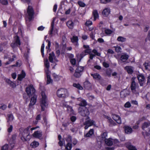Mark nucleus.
I'll list each match as a JSON object with an SVG mask.
<instances>
[{"mask_svg": "<svg viewBox=\"0 0 150 150\" xmlns=\"http://www.w3.org/2000/svg\"><path fill=\"white\" fill-rule=\"evenodd\" d=\"M79 5L81 7H84L86 6V4L83 1H79L78 2Z\"/></svg>", "mask_w": 150, "mask_h": 150, "instance_id": "42", "label": "nucleus"}, {"mask_svg": "<svg viewBox=\"0 0 150 150\" xmlns=\"http://www.w3.org/2000/svg\"><path fill=\"white\" fill-rule=\"evenodd\" d=\"M38 127L31 128L30 126L28 127L25 129H24L22 132L20 134V136L21 140L23 142L28 141L31 139V136L30 135L29 130L32 132L33 130L35 129Z\"/></svg>", "mask_w": 150, "mask_h": 150, "instance_id": "1", "label": "nucleus"}, {"mask_svg": "<svg viewBox=\"0 0 150 150\" xmlns=\"http://www.w3.org/2000/svg\"><path fill=\"white\" fill-rule=\"evenodd\" d=\"M42 135V132L40 131H35L33 134V136L34 137L39 139L41 138Z\"/></svg>", "mask_w": 150, "mask_h": 150, "instance_id": "16", "label": "nucleus"}, {"mask_svg": "<svg viewBox=\"0 0 150 150\" xmlns=\"http://www.w3.org/2000/svg\"><path fill=\"white\" fill-rule=\"evenodd\" d=\"M111 0H100V1L101 3L106 4L110 2Z\"/></svg>", "mask_w": 150, "mask_h": 150, "instance_id": "55", "label": "nucleus"}, {"mask_svg": "<svg viewBox=\"0 0 150 150\" xmlns=\"http://www.w3.org/2000/svg\"><path fill=\"white\" fill-rule=\"evenodd\" d=\"M106 118L108 120L109 122L112 125H115V124L114 122L112 120L111 118L108 116H106Z\"/></svg>", "mask_w": 150, "mask_h": 150, "instance_id": "43", "label": "nucleus"}, {"mask_svg": "<svg viewBox=\"0 0 150 150\" xmlns=\"http://www.w3.org/2000/svg\"><path fill=\"white\" fill-rule=\"evenodd\" d=\"M12 58H11L9 56H8V57H7L6 56H5V59L8 58L9 60L8 62L5 63L6 65H7L10 64L15 59V58H16L15 56L13 55H12Z\"/></svg>", "mask_w": 150, "mask_h": 150, "instance_id": "20", "label": "nucleus"}, {"mask_svg": "<svg viewBox=\"0 0 150 150\" xmlns=\"http://www.w3.org/2000/svg\"><path fill=\"white\" fill-rule=\"evenodd\" d=\"M70 62L72 65H75L76 64V60L75 59H70Z\"/></svg>", "mask_w": 150, "mask_h": 150, "instance_id": "56", "label": "nucleus"}, {"mask_svg": "<svg viewBox=\"0 0 150 150\" xmlns=\"http://www.w3.org/2000/svg\"><path fill=\"white\" fill-rule=\"evenodd\" d=\"M93 14L94 17L93 20L95 21L99 17L97 11L96 10H93Z\"/></svg>", "mask_w": 150, "mask_h": 150, "instance_id": "31", "label": "nucleus"}, {"mask_svg": "<svg viewBox=\"0 0 150 150\" xmlns=\"http://www.w3.org/2000/svg\"><path fill=\"white\" fill-rule=\"evenodd\" d=\"M55 19L56 18H53V20L51 25V30L49 32V33L51 35V36L54 35L56 34H57V29L54 30L53 28L54 22L55 21Z\"/></svg>", "mask_w": 150, "mask_h": 150, "instance_id": "14", "label": "nucleus"}, {"mask_svg": "<svg viewBox=\"0 0 150 150\" xmlns=\"http://www.w3.org/2000/svg\"><path fill=\"white\" fill-rule=\"evenodd\" d=\"M11 76L12 78L15 79L16 78L17 74L16 73H13L11 74Z\"/></svg>", "mask_w": 150, "mask_h": 150, "instance_id": "58", "label": "nucleus"}, {"mask_svg": "<svg viewBox=\"0 0 150 150\" xmlns=\"http://www.w3.org/2000/svg\"><path fill=\"white\" fill-rule=\"evenodd\" d=\"M112 117L117 123L118 124H121V118L119 115L115 114H113L112 115Z\"/></svg>", "mask_w": 150, "mask_h": 150, "instance_id": "18", "label": "nucleus"}, {"mask_svg": "<svg viewBox=\"0 0 150 150\" xmlns=\"http://www.w3.org/2000/svg\"><path fill=\"white\" fill-rule=\"evenodd\" d=\"M21 65V62L20 60H18L16 64V65H13L12 66V67L16 66L19 67Z\"/></svg>", "mask_w": 150, "mask_h": 150, "instance_id": "48", "label": "nucleus"}, {"mask_svg": "<svg viewBox=\"0 0 150 150\" xmlns=\"http://www.w3.org/2000/svg\"><path fill=\"white\" fill-rule=\"evenodd\" d=\"M57 94L58 97L65 98L69 96V93L67 90L64 88H60L57 92Z\"/></svg>", "mask_w": 150, "mask_h": 150, "instance_id": "6", "label": "nucleus"}, {"mask_svg": "<svg viewBox=\"0 0 150 150\" xmlns=\"http://www.w3.org/2000/svg\"><path fill=\"white\" fill-rule=\"evenodd\" d=\"M137 78L140 86H142L145 83V79L142 74H139L137 75Z\"/></svg>", "mask_w": 150, "mask_h": 150, "instance_id": "13", "label": "nucleus"}, {"mask_svg": "<svg viewBox=\"0 0 150 150\" xmlns=\"http://www.w3.org/2000/svg\"><path fill=\"white\" fill-rule=\"evenodd\" d=\"M7 117L9 120L11 121L13 120V117L12 114H9L7 115Z\"/></svg>", "mask_w": 150, "mask_h": 150, "instance_id": "54", "label": "nucleus"}, {"mask_svg": "<svg viewBox=\"0 0 150 150\" xmlns=\"http://www.w3.org/2000/svg\"><path fill=\"white\" fill-rule=\"evenodd\" d=\"M131 104L129 102H127L124 105V106L125 108H129L131 106Z\"/></svg>", "mask_w": 150, "mask_h": 150, "instance_id": "50", "label": "nucleus"}, {"mask_svg": "<svg viewBox=\"0 0 150 150\" xmlns=\"http://www.w3.org/2000/svg\"><path fill=\"white\" fill-rule=\"evenodd\" d=\"M118 41L122 42H123L126 40V38L122 37H119L117 39Z\"/></svg>", "mask_w": 150, "mask_h": 150, "instance_id": "46", "label": "nucleus"}, {"mask_svg": "<svg viewBox=\"0 0 150 150\" xmlns=\"http://www.w3.org/2000/svg\"><path fill=\"white\" fill-rule=\"evenodd\" d=\"M150 126V121H148L147 122H144L142 125V129L145 130V129Z\"/></svg>", "mask_w": 150, "mask_h": 150, "instance_id": "30", "label": "nucleus"}, {"mask_svg": "<svg viewBox=\"0 0 150 150\" xmlns=\"http://www.w3.org/2000/svg\"><path fill=\"white\" fill-rule=\"evenodd\" d=\"M73 86L80 90H82L83 87L79 84L74 83L73 84Z\"/></svg>", "mask_w": 150, "mask_h": 150, "instance_id": "38", "label": "nucleus"}, {"mask_svg": "<svg viewBox=\"0 0 150 150\" xmlns=\"http://www.w3.org/2000/svg\"><path fill=\"white\" fill-rule=\"evenodd\" d=\"M1 150H9L8 145L6 144L3 146L1 148Z\"/></svg>", "mask_w": 150, "mask_h": 150, "instance_id": "49", "label": "nucleus"}, {"mask_svg": "<svg viewBox=\"0 0 150 150\" xmlns=\"http://www.w3.org/2000/svg\"><path fill=\"white\" fill-rule=\"evenodd\" d=\"M83 70V67L81 66L78 67L75 70L74 76L77 78L80 77Z\"/></svg>", "mask_w": 150, "mask_h": 150, "instance_id": "11", "label": "nucleus"}, {"mask_svg": "<svg viewBox=\"0 0 150 150\" xmlns=\"http://www.w3.org/2000/svg\"><path fill=\"white\" fill-rule=\"evenodd\" d=\"M45 47V45L43 43L41 47V52L42 57H43L44 56V48Z\"/></svg>", "mask_w": 150, "mask_h": 150, "instance_id": "47", "label": "nucleus"}, {"mask_svg": "<svg viewBox=\"0 0 150 150\" xmlns=\"http://www.w3.org/2000/svg\"><path fill=\"white\" fill-rule=\"evenodd\" d=\"M44 65L45 66V72H47V71H49V68L50 67V64L47 59H46L44 60Z\"/></svg>", "mask_w": 150, "mask_h": 150, "instance_id": "17", "label": "nucleus"}, {"mask_svg": "<svg viewBox=\"0 0 150 150\" xmlns=\"http://www.w3.org/2000/svg\"><path fill=\"white\" fill-rule=\"evenodd\" d=\"M95 34V33L94 31H92L90 34V36L91 38L92 39H94L95 38L94 35Z\"/></svg>", "mask_w": 150, "mask_h": 150, "instance_id": "51", "label": "nucleus"}, {"mask_svg": "<svg viewBox=\"0 0 150 150\" xmlns=\"http://www.w3.org/2000/svg\"><path fill=\"white\" fill-rule=\"evenodd\" d=\"M91 75L92 76L94 79H96L97 80H99L100 78V75L97 73H94V74H91Z\"/></svg>", "mask_w": 150, "mask_h": 150, "instance_id": "34", "label": "nucleus"}, {"mask_svg": "<svg viewBox=\"0 0 150 150\" xmlns=\"http://www.w3.org/2000/svg\"><path fill=\"white\" fill-rule=\"evenodd\" d=\"M67 25L70 29H72L74 26V24L72 21L69 20L67 23Z\"/></svg>", "mask_w": 150, "mask_h": 150, "instance_id": "26", "label": "nucleus"}, {"mask_svg": "<svg viewBox=\"0 0 150 150\" xmlns=\"http://www.w3.org/2000/svg\"><path fill=\"white\" fill-rule=\"evenodd\" d=\"M16 137V135H13L12 136L11 139V141L13 142V143H14V141L15 140Z\"/></svg>", "mask_w": 150, "mask_h": 150, "instance_id": "59", "label": "nucleus"}, {"mask_svg": "<svg viewBox=\"0 0 150 150\" xmlns=\"http://www.w3.org/2000/svg\"><path fill=\"white\" fill-rule=\"evenodd\" d=\"M137 86V85L136 82L134 81H132L131 86V89L132 92L135 94L136 96L139 95V93L137 91L136 88Z\"/></svg>", "mask_w": 150, "mask_h": 150, "instance_id": "12", "label": "nucleus"}, {"mask_svg": "<svg viewBox=\"0 0 150 150\" xmlns=\"http://www.w3.org/2000/svg\"><path fill=\"white\" fill-rule=\"evenodd\" d=\"M45 28V27L43 26H41L38 27V29L39 31H42Z\"/></svg>", "mask_w": 150, "mask_h": 150, "instance_id": "61", "label": "nucleus"}, {"mask_svg": "<svg viewBox=\"0 0 150 150\" xmlns=\"http://www.w3.org/2000/svg\"><path fill=\"white\" fill-rule=\"evenodd\" d=\"M71 40L72 42L74 44L76 47L78 46L79 44L78 43V39L77 37L74 36Z\"/></svg>", "mask_w": 150, "mask_h": 150, "instance_id": "25", "label": "nucleus"}, {"mask_svg": "<svg viewBox=\"0 0 150 150\" xmlns=\"http://www.w3.org/2000/svg\"><path fill=\"white\" fill-rule=\"evenodd\" d=\"M71 137L70 136H68L67 138V139H66V141L67 142H71Z\"/></svg>", "mask_w": 150, "mask_h": 150, "instance_id": "63", "label": "nucleus"}, {"mask_svg": "<svg viewBox=\"0 0 150 150\" xmlns=\"http://www.w3.org/2000/svg\"><path fill=\"white\" fill-rule=\"evenodd\" d=\"M25 73L22 70L21 74L18 75V80L21 81L25 77Z\"/></svg>", "mask_w": 150, "mask_h": 150, "instance_id": "27", "label": "nucleus"}, {"mask_svg": "<svg viewBox=\"0 0 150 150\" xmlns=\"http://www.w3.org/2000/svg\"><path fill=\"white\" fill-rule=\"evenodd\" d=\"M7 126V132L9 133L11 132H12L13 128V126L12 125H8Z\"/></svg>", "mask_w": 150, "mask_h": 150, "instance_id": "45", "label": "nucleus"}, {"mask_svg": "<svg viewBox=\"0 0 150 150\" xmlns=\"http://www.w3.org/2000/svg\"><path fill=\"white\" fill-rule=\"evenodd\" d=\"M0 2L4 5H6L8 3L7 0H0Z\"/></svg>", "mask_w": 150, "mask_h": 150, "instance_id": "53", "label": "nucleus"}, {"mask_svg": "<svg viewBox=\"0 0 150 150\" xmlns=\"http://www.w3.org/2000/svg\"><path fill=\"white\" fill-rule=\"evenodd\" d=\"M67 108V110L68 112L70 114H73L74 113V111L72 107L69 105H67L65 107Z\"/></svg>", "mask_w": 150, "mask_h": 150, "instance_id": "36", "label": "nucleus"}, {"mask_svg": "<svg viewBox=\"0 0 150 150\" xmlns=\"http://www.w3.org/2000/svg\"><path fill=\"white\" fill-rule=\"evenodd\" d=\"M125 69L129 74H132L133 72V69L132 67L126 66L125 67Z\"/></svg>", "mask_w": 150, "mask_h": 150, "instance_id": "29", "label": "nucleus"}, {"mask_svg": "<svg viewBox=\"0 0 150 150\" xmlns=\"http://www.w3.org/2000/svg\"><path fill=\"white\" fill-rule=\"evenodd\" d=\"M34 12L32 7L28 6L27 9V13L25 15V20L26 23L28 21H30L33 18V16Z\"/></svg>", "mask_w": 150, "mask_h": 150, "instance_id": "5", "label": "nucleus"}, {"mask_svg": "<svg viewBox=\"0 0 150 150\" xmlns=\"http://www.w3.org/2000/svg\"><path fill=\"white\" fill-rule=\"evenodd\" d=\"M26 92L28 95L29 96H30L34 94L35 92V90L33 86L30 85L26 88Z\"/></svg>", "mask_w": 150, "mask_h": 150, "instance_id": "9", "label": "nucleus"}, {"mask_svg": "<svg viewBox=\"0 0 150 150\" xmlns=\"http://www.w3.org/2000/svg\"><path fill=\"white\" fill-rule=\"evenodd\" d=\"M49 55V59L50 62L52 63H55L58 62V60L56 58L53 52L50 53Z\"/></svg>", "mask_w": 150, "mask_h": 150, "instance_id": "15", "label": "nucleus"}, {"mask_svg": "<svg viewBox=\"0 0 150 150\" xmlns=\"http://www.w3.org/2000/svg\"><path fill=\"white\" fill-rule=\"evenodd\" d=\"M92 22L90 21H86L85 25L86 26H88L89 25H92Z\"/></svg>", "mask_w": 150, "mask_h": 150, "instance_id": "52", "label": "nucleus"}, {"mask_svg": "<svg viewBox=\"0 0 150 150\" xmlns=\"http://www.w3.org/2000/svg\"><path fill=\"white\" fill-rule=\"evenodd\" d=\"M105 142L106 144L109 146H111L114 144H116L119 142V141L117 139H112L111 138L106 139Z\"/></svg>", "mask_w": 150, "mask_h": 150, "instance_id": "10", "label": "nucleus"}, {"mask_svg": "<svg viewBox=\"0 0 150 150\" xmlns=\"http://www.w3.org/2000/svg\"><path fill=\"white\" fill-rule=\"evenodd\" d=\"M94 134V130L93 129H91L89 132L85 135L86 137H89Z\"/></svg>", "mask_w": 150, "mask_h": 150, "instance_id": "33", "label": "nucleus"}, {"mask_svg": "<svg viewBox=\"0 0 150 150\" xmlns=\"http://www.w3.org/2000/svg\"><path fill=\"white\" fill-rule=\"evenodd\" d=\"M46 41L47 42H48L47 46L46 47V49L47 50V52H48V51H49V52H50V47L51 45V42H50L48 40H47Z\"/></svg>", "mask_w": 150, "mask_h": 150, "instance_id": "39", "label": "nucleus"}, {"mask_svg": "<svg viewBox=\"0 0 150 150\" xmlns=\"http://www.w3.org/2000/svg\"><path fill=\"white\" fill-rule=\"evenodd\" d=\"M39 144L38 142L34 141L32 142L30 144V146L33 148H35L39 145Z\"/></svg>", "mask_w": 150, "mask_h": 150, "instance_id": "32", "label": "nucleus"}, {"mask_svg": "<svg viewBox=\"0 0 150 150\" xmlns=\"http://www.w3.org/2000/svg\"><path fill=\"white\" fill-rule=\"evenodd\" d=\"M72 145L71 143L68 142L65 146V148L67 150H71Z\"/></svg>", "mask_w": 150, "mask_h": 150, "instance_id": "40", "label": "nucleus"}, {"mask_svg": "<svg viewBox=\"0 0 150 150\" xmlns=\"http://www.w3.org/2000/svg\"><path fill=\"white\" fill-rule=\"evenodd\" d=\"M18 35H22V33L20 30H19L17 33V35L14 37L13 41L11 44V46L13 48H16L18 45H21L20 41L18 36Z\"/></svg>", "mask_w": 150, "mask_h": 150, "instance_id": "7", "label": "nucleus"}, {"mask_svg": "<svg viewBox=\"0 0 150 150\" xmlns=\"http://www.w3.org/2000/svg\"><path fill=\"white\" fill-rule=\"evenodd\" d=\"M54 76L56 80L57 81L59 80L61 78V77L57 75H55Z\"/></svg>", "mask_w": 150, "mask_h": 150, "instance_id": "64", "label": "nucleus"}, {"mask_svg": "<svg viewBox=\"0 0 150 150\" xmlns=\"http://www.w3.org/2000/svg\"><path fill=\"white\" fill-rule=\"evenodd\" d=\"M103 65L104 67L106 68H107L109 67V64L106 62H104L103 63Z\"/></svg>", "mask_w": 150, "mask_h": 150, "instance_id": "60", "label": "nucleus"}, {"mask_svg": "<svg viewBox=\"0 0 150 150\" xmlns=\"http://www.w3.org/2000/svg\"><path fill=\"white\" fill-rule=\"evenodd\" d=\"M37 97L36 95H34L31 99L29 106L30 107L35 105L36 102Z\"/></svg>", "mask_w": 150, "mask_h": 150, "instance_id": "19", "label": "nucleus"}, {"mask_svg": "<svg viewBox=\"0 0 150 150\" xmlns=\"http://www.w3.org/2000/svg\"><path fill=\"white\" fill-rule=\"evenodd\" d=\"M147 85L150 86V75L147 77Z\"/></svg>", "mask_w": 150, "mask_h": 150, "instance_id": "62", "label": "nucleus"}, {"mask_svg": "<svg viewBox=\"0 0 150 150\" xmlns=\"http://www.w3.org/2000/svg\"><path fill=\"white\" fill-rule=\"evenodd\" d=\"M95 122L93 120H91L89 119L88 117H87L86 118V121L84 122L83 125L85 126L84 128L85 129H87L89 127L93 125H95Z\"/></svg>", "mask_w": 150, "mask_h": 150, "instance_id": "8", "label": "nucleus"}, {"mask_svg": "<svg viewBox=\"0 0 150 150\" xmlns=\"http://www.w3.org/2000/svg\"><path fill=\"white\" fill-rule=\"evenodd\" d=\"M101 137H98L97 138V140H98L100 138H101L100 140L99 141H105L107 139L106 137H107V133L106 132H104L101 135Z\"/></svg>", "mask_w": 150, "mask_h": 150, "instance_id": "21", "label": "nucleus"}, {"mask_svg": "<svg viewBox=\"0 0 150 150\" xmlns=\"http://www.w3.org/2000/svg\"><path fill=\"white\" fill-rule=\"evenodd\" d=\"M115 51L117 52H120L121 50V47L119 46H117L115 47Z\"/></svg>", "mask_w": 150, "mask_h": 150, "instance_id": "57", "label": "nucleus"}, {"mask_svg": "<svg viewBox=\"0 0 150 150\" xmlns=\"http://www.w3.org/2000/svg\"><path fill=\"white\" fill-rule=\"evenodd\" d=\"M125 133L129 134L131 133L132 131V128L128 126H125Z\"/></svg>", "mask_w": 150, "mask_h": 150, "instance_id": "28", "label": "nucleus"}, {"mask_svg": "<svg viewBox=\"0 0 150 150\" xmlns=\"http://www.w3.org/2000/svg\"><path fill=\"white\" fill-rule=\"evenodd\" d=\"M78 101H79L80 103L78 105L81 106L80 107L79 109V111L80 114L83 116H86L89 114V112L87 109L85 107L86 105V101L83 100L81 98H77Z\"/></svg>", "mask_w": 150, "mask_h": 150, "instance_id": "2", "label": "nucleus"}, {"mask_svg": "<svg viewBox=\"0 0 150 150\" xmlns=\"http://www.w3.org/2000/svg\"><path fill=\"white\" fill-rule=\"evenodd\" d=\"M83 47L84 48L87 49L85 50L84 52H82L80 56L81 58H83L86 55L89 53L90 54V58L91 59H92L93 57L96 55L99 56L100 55V53L98 52L96 50H93L92 52L94 53V54L92 53H90L91 52V50L89 49V46L88 45H84Z\"/></svg>", "mask_w": 150, "mask_h": 150, "instance_id": "3", "label": "nucleus"}, {"mask_svg": "<svg viewBox=\"0 0 150 150\" xmlns=\"http://www.w3.org/2000/svg\"><path fill=\"white\" fill-rule=\"evenodd\" d=\"M129 57L128 55L126 54H124L121 56V60L123 62H125Z\"/></svg>", "mask_w": 150, "mask_h": 150, "instance_id": "35", "label": "nucleus"}, {"mask_svg": "<svg viewBox=\"0 0 150 150\" xmlns=\"http://www.w3.org/2000/svg\"><path fill=\"white\" fill-rule=\"evenodd\" d=\"M110 9L107 8H105L102 13V15L104 16H108L110 14Z\"/></svg>", "mask_w": 150, "mask_h": 150, "instance_id": "22", "label": "nucleus"}, {"mask_svg": "<svg viewBox=\"0 0 150 150\" xmlns=\"http://www.w3.org/2000/svg\"><path fill=\"white\" fill-rule=\"evenodd\" d=\"M41 98L40 101V104L42 111H44L48 105L47 98L44 91L41 92Z\"/></svg>", "mask_w": 150, "mask_h": 150, "instance_id": "4", "label": "nucleus"}, {"mask_svg": "<svg viewBox=\"0 0 150 150\" xmlns=\"http://www.w3.org/2000/svg\"><path fill=\"white\" fill-rule=\"evenodd\" d=\"M127 148L129 150H137L136 147L131 145L127 146Z\"/></svg>", "mask_w": 150, "mask_h": 150, "instance_id": "44", "label": "nucleus"}, {"mask_svg": "<svg viewBox=\"0 0 150 150\" xmlns=\"http://www.w3.org/2000/svg\"><path fill=\"white\" fill-rule=\"evenodd\" d=\"M67 6H69V4L67 3V1H64L61 2L60 6L61 8L64 10H66V9Z\"/></svg>", "mask_w": 150, "mask_h": 150, "instance_id": "24", "label": "nucleus"}, {"mask_svg": "<svg viewBox=\"0 0 150 150\" xmlns=\"http://www.w3.org/2000/svg\"><path fill=\"white\" fill-rule=\"evenodd\" d=\"M144 66L146 69L149 70L150 69V62H145L144 64Z\"/></svg>", "mask_w": 150, "mask_h": 150, "instance_id": "37", "label": "nucleus"}, {"mask_svg": "<svg viewBox=\"0 0 150 150\" xmlns=\"http://www.w3.org/2000/svg\"><path fill=\"white\" fill-rule=\"evenodd\" d=\"M104 32L105 33L108 35H110L111 34L112 32V31L111 30L108 29H106L105 30Z\"/></svg>", "mask_w": 150, "mask_h": 150, "instance_id": "41", "label": "nucleus"}, {"mask_svg": "<svg viewBox=\"0 0 150 150\" xmlns=\"http://www.w3.org/2000/svg\"><path fill=\"white\" fill-rule=\"evenodd\" d=\"M47 78V84H49L51 83L52 82V80L50 78V71H47V72H45Z\"/></svg>", "mask_w": 150, "mask_h": 150, "instance_id": "23", "label": "nucleus"}]
</instances>
